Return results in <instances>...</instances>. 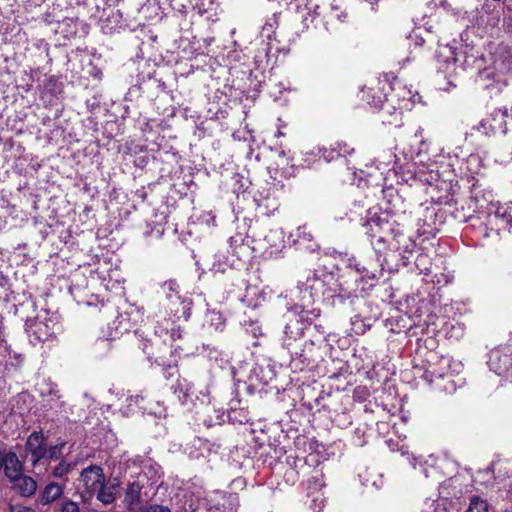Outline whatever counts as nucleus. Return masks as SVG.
Wrapping results in <instances>:
<instances>
[{
	"instance_id": "nucleus-41",
	"label": "nucleus",
	"mask_w": 512,
	"mask_h": 512,
	"mask_svg": "<svg viewBox=\"0 0 512 512\" xmlns=\"http://www.w3.org/2000/svg\"><path fill=\"white\" fill-rule=\"evenodd\" d=\"M178 370H177V367L176 365H171V364H168L165 368H164V376L165 378L169 379L173 376H175L177 374Z\"/></svg>"
},
{
	"instance_id": "nucleus-16",
	"label": "nucleus",
	"mask_w": 512,
	"mask_h": 512,
	"mask_svg": "<svg viewBox=\"0 0 512 512\" xmlns=\"http://www.w3.org/2000/svg\"><path fill=\"white\" fill-rule=\"evenodd\" d=\"M321 13L324 14L323 20L326 31L334 30L337 23H342L347 18V13L337 4H330L328 7H324Z\"/></svg>"
},
{
	"instance_id": "nucleus-35",
	"label": "nucleus",
	"mask_w": 512,
	"mask_h": 512,
	"mask_svg": "<svg viewBox=\"0 0 512 512\" xmlns=\"http://www.w3.org/2000/svg\"><path fill=\"white\" fill-rule=\"evenodd\" d=\"M470 59L473 60V63L477 64L476 68L479 70V72H478V80L479 81H483L485 78H489L490 73L488 71H486V70L481 71L480 70L481 66H482L483 59L482 58H478V57H474L473 55L467 56V58L465 60V63L467 64V66L470 65Z\"/></svg>"
},
{
	"instance_id": "nucleus-48",
	"label": "nucleus",
	"mask_w": 512,
	"mask_h": 512,
	"mask_svg": "<svg viewBox=\"0 0 512 512\" xmlns=\"http://www.w3.org/2000/svg\"><path fill=\"white\" fill-rule=\"evenodd\" d=\"M4 462H5V455L3 456L2 453L0 452V471L4 467Z\"/></svg>"
},
{
	"instance_id": "nucleus-11",
	"label": "nucleus",
	"mask_w": 512,
	"mask_h": 512,
	"mask_svg": "<svg viewBox=\"0 0 512 512\" xmlns=\"http://www.w3.org/2000/svg\"><path fill=\"white\" fill-rule=\"evenodd\" d=\"M274 171V175L272 177L276 180L281 186L282 179H289L294 176L295 167L290 162V157L286 154L284 150H281L278 153V159L276 161V167L271 168V172Z\"/></svg>"
},
{
	"instance_id": "nucleus-43",
	"label": "nucleus",
	"mask_w": 512,
	"mask_h": 512,
	"mask_svg": "<svg viewBox=\"0 0 512 512\" xmlns=\"http://www.w3.org/2000/svg\"><path fill=\"white\" fill-rule=\"evenodd\" d=\"M145 512H171L167 507L161 505L150 506Z\"/></svg>"
},
{
	"instance_id": "nucleus-9",
	"label": "nucleus",
	"mask_w": 512,
	"mask_h": 512,
	"mask_svg": "<svg viewBox=\"0 0 512 512\" xmlns=\"http://www.w3.org/2000/svg\"><path fill=\"white\" fill-rule=\"evenodd\" d=\"M488 366L498 375L505 373L512 364V359L506 349L497 348L489 353Z\"/></svg>"
},
{
	"instance_id": "nucleus-14",
	"label": "nucleus",
	"mask_w": 512,
	"mask_h": 512,
	"mask_svg": "<svg viewBox=\"0 0 512 512\" xmlns=\"http://www.w3.org/2000/svg\"><path fill=\"white\" fill-rule=\"evenodd\" d=\"M192 9L206 21L218 20L219 4L217 0H192Z\"/></svg>"
},
{
	"instance_id": "nucleus-5",
	"label": "nucleus",
	"mask_w": 512,
	"mask_h": 512,
	"mask_svg": "<svg viewBox=\"0 0 512 512\" xmlns=\"http://www.w3.org/2000/svg\"><path fill=\"white\" fill-rule=\"evenodd\" d=\"M387 248L397 253L402 261V265L406 266L413 257L416 243L401 231H397V234H395L394 239L389 243Z\"/></svg>"
},
{
	"instance_id": "nucleus-31",
	"label": "nucleus",
	"mask_w": 512,
	"mask_h": 512,
	"mask_svg": "<svg viewBox=\"0 0 512 512\" xmlns=\"http://www.w3.org/2000/svg\"><path fill=\"white\" fill-rule=\"evenodd\" d=\"M141 487L139 483L132 482L126 489V500L130 503H134L140 499Z\"/></svg>"
},
{
	"instance_id": "nucleus-47",
	"label": "nucleus",
	"mask_w": 512,
	"mask_h": 512,
	"mask_svg": "<svg viewBox=\"0 0 512 512\" xmlns=\"http://www.w3.org/2000/svg\"><path fill=\"white\" fill-rule=\"evenodd\" d=\"M140 399L141 400L143 399L142 395L131 396L130 399H129L130 400V405L132 404V402L138 404Z\"/></svg>"
},
{
	"instance_id": "nucleus-21",
	"label": "nucleus",
	"mask_w": 512,
	"mask_h": 512,
	"mask_svg": "<svg viewBox=\"0 0 512 512\" xmlns=\"http://www.w3.org/2000/svg\"><path fill=\"white\" fill-rule=\"evenodd\" d=\"M320 6L312 3L311 1L306 3L304 8L299 10V14L301 17V22L306 29H309L311 26L316 27L315 23L321 15L319 12Z\"/></svg>"
},
{
	"instance_id": "nucleus-26",
	"label": "nucleus",
	"mask_w": 512,
	"mask_h": 512,
	"mask_svg": "<svg viewBox=\"0 0 512 512\" xmlns=\"http://www.w3.org/2000/svg\"><path fill=\"white\" fill-rule=\"evenodd\" d=\"M302 349H305L307 353H310V357H304V356H297V355H290L291 356V362L295 364V367H297L296 362L299 363H311L315 361V342L313 340L308 341H301Z\"/></svg>"
},
{
	"instance_id": "nucleus-20",
	"label": "nucleus",
	"mask_w": 512,
	"mask_h": 512,
	"mask_svg": "<svg viewBox=\"0 0 512 512\" xmlns=\"http://www.w3.org/2000/svg\"><path fill=\"white\" fill-rule=\"evenodd\" d=\"M4 473L11 481H16L22 475V464L14 452H9L5 455Z\"/></svg>"
},
{
	"instance_id": "nucleus-49",
	"label": "nucleus",
	"mask_w": 512,
	"mask_h": 512,
	"mask_svg": "<svg viewBox=\"0 0 512 512\" xmlns=\"http://www.w3.org/2000/svg\"><path fill=\"white\" fill-rule=\"evenodd\" d=\"M193 511H194V508L192 507L191 504L189 505V509H187V508L184 509V512H193Z\"/></svg>"
},
{
	"instance_id": "nucleus-27",
	"label": "nucleus",
	"mask_w": 512,
	"mask_h": 512,
	"mask_svg": "<svg viewBox=\"0 0 512 512\" xmlns=\"http://www.w3.org/2000/svg\"><path fill=\"white\" fill-rule=\"evenodd\" d=\"M353 151L352 148H350L347 144H337V147L335 148H332L331 151L329 152V154H327L328 150L326 148H319L318 149V153H322V157L326 160V161H331L333 160L335 157H342V156H345L346 154H350L351 152Z\"/></svg>"
},
{
	"instance_id": "nucleus-1",
	"label": "nucleus",
	"mask_w": 512,
	"mask_h": 512,
	"mask_svg": "<svg viewBox=\"0 0 512 512\" xmlns=\"http://www.w3.org/2000/svg\"><path fill=\"white\" fill-rule=\"evenodd\" d=\"M320 313L321 311L318 308L306 309L304 306H295L285 314L286 324L282 345L290 355L310 357V353L300 347L301 341H303L305 332L310 329L312 324L316 329L320 328V325L314 323Z\"/></svg>"
},
{
	"instance_id": "nucleus-25",
	"label": "nucleus",
	"mask_w": 512,
	"mask_h": 512,
	"mask_svg": "<svg viewBox=\"0 0 512 512\" xmlns=\"http://www.w3.org/2000/svg\"><path fill=\"white\" fill-rule=\"evenodd\" d=\"M14 482L16 483L19 493L24 497L32 496L37 489L36 481L29 476L21 475Z\"/></svg>"
},
{
	"instance_id": "nucleus-50",
	"label": "nucleus",
	"mask_w": 512,
	"mask_h": 512,
	"mask_svg": "<svg viewBox=\"0 0 512 512\" xmlns=\"http://www.w3.org/2000/svg\"><path fill=\"white\" fill-rule=\"evenodd\" d=\"M418 135H419V136H421V135H422V130H421V129H420V130H418V131L415 133V136H416V137H417Z\"/></svg>"
},
{
	"instance_id": "nucleus-44",
	"label": "nucleus",
	"mask_w": 512,
	"mask_h": 512,
	"mask_svg": "<svg viewBox=\"0 0 512 512\" xmlns=\"http://www.w3.org/2000/svg\"><path fill=\"white\" fill-rule=\"evenodd\" d=\"M388 154L389 158L387 159V161H384L383 163L386 164L387 166L392 165L393 167H395L398 163L397 156L391 152H389Z\"/></svg>"
},
{
	"instance_id": "nucleus-52",
	"label": "nucleus",
	"mask_w": 512,
	"mask_h": 512,
	"mask_svg": "<svg viewBox=\"0 0 512 512\" xmlns=\"http://www.w3.org/2000/svg\"><path fill=\"white\" fill-rule=\"evenodd\" d=\"M156 363H157L158 365H164V362H163V361H161V362H160V361L156 360Z\"/></svg>"
},
{
	"instance_id": "nucleus-3",
	"label": "nucleus",
	"mask_w": 512,
	"mask_h": 512,
	"mask_svg": "<svg viewBox=\"0 0 512 512\" xmlns=\"http://www.w3.org/2000/svg\"><path fill=\"white\" fill-rule=\"evenodd\" d=\"M365 233L370 239L376 253L387 249L399 229L395 228V222L390 220L387 214L373 215L364 224Z\"/></svg>"
},
{
	"instance_id": "nucleus-22",
	"label": "nucleus",
	"mask_w": 512,
	"mask_h": 512,
	"mask_svg": "<svg viewBox=\"0 0 512 512\" xmlns=\"http://www.w3.org/2000/svg\"><path fill=\"white\" fill-rule=\"evenodd\" d=\"M293 238V243L298 248L314 250L316 244L313 242V236L308 230L307 226H300L290 235Z\"/></svg>"
},
{
	"instance_id": "nucleus-24",
	"label": "nucleus",
	"mask_w": 512,
	"mask_h": 512,
	"mask_svg": "<svg viewBox=\"0 0 512 512\" xmlns=\"http://www.w3.org/2000/svg\"><path fill=\"white\" fill-rule=\"evenodd\" d=\"M264 242L267 248H270V253L279 251L284 246V236L280 229L270 230L264 237Z\"/></svg>"
},
{
	"instance_id": "nucleus-51",
	"label": "nucleus",
	"mask_w": 512,
	"mask_h": 512,
	"mask_svg": "<svg viewBox=\"0 0 512 512\" xmlns=\"http://www.w3.org/2000/svg\"><path fill=\"white\" fill-rule=\"evenodd\" d=\"M444 390H446V391H453V390H454V387L448 388L447 386H445V387H444Z\"/></svg>"
},
{
	"instance_id": "nucleus-45",
	"label": "nucleus",
	"mask_w": 512,
	"mask_h": 512,
	"mask_svg": "<svg viewBox=\"0 0 512 512\" xmlns=\"http://www.w3.org/2000/svg\"><path fill=\"white\" fill-rule=\"evenodd\" d=\"M11 512H35L33 509L29 507H12Z\"/></svg>"
},
{
	"instance_id": "nucleus-13",
	"label": "nucleus",
	"mask_w": 512,
	"mask_h": 512,
	"mask_svg": "<svg viewBox=\"0 0 512 512\" xmlns=\"http://www.w3.org/2000/svg\"><path fill=\"white\" fill-rule=\"evenodd\" d=\"M155 333L163 338L165 343H169L171 347L175 348V351L180 348L179 345H175L177 340L182 338V330L180 326H175L173 321H166L165 324H158L155 327Z\"/></svg>"
},
{
	"instance_id": "nucleus-30",
	"label": "nucleus",
	"mask_w": 512,
	"mask_h": 512,
	"mask_svg": "<svg viewBox=\"0 0 512 512\" xmlns=\"http://www.w3.org/2000/svg\"><path fill=\"white\" fill-rule=\"evenodd\" d=\"M495 69L502 74H506L512 71V55L507 54L503 57H499L494 61Z\"/></svg>"
},
{
	"instance_id": "nucleus-15",
	"label": "nucleus",
	"mask_w": 512,
	"mask_h": 512,
	"mask_svg": "<svg viewBox=\"0 0 512 512\" xmlns=\"http://www.w3.org/2000/svg\"><path fill=\"white\" fill-rule=\"evenodd\" d=\"M451 359L449 357H440L436 362H429V365L424 373V377L434 382L436 379H443L450 373Z\"/></svg>"
},
{
	"instance_id": "nucleus-4",
	"label": "nucleus",
	"mask_w": 512,
	"mask_h": 512,
	"mask_svg": "<svg viewBox=\"0 0 512 512\" xmlns=\"http://www.w3.org/2000/svg\"><path fill=\"white\" fill-rule=\"evenodd\" d=\"M58 329L57 317L49 315V312L46 310L41 311L34 319L26 322L28 337L34 345L50 339L56 334Z\"/></svg>"
},
{
	"instance_id": "nucleus-42",
	"label": "nucleus",
	"mask_w": 512,
	"mask_h": 512,
	"mask_svg": "<svg viewBox=\"0 0 512 512\" xmlns=\"http://www.w3.org/2000/svg\"><path fill=\"white\" fill-rule=\"evenodd\" d=\"M275 24H276L275 19H270L263 26V32H267L268 38L270 37V33H272L274 31Z\"/></svg>"
},
{
	"instance_id": "nucleus-36",
	"label": "nucleus",
	"mask_w": 512,
	"mask_h": 512,
	"mask_svg": "<svg viewBox=\"0 0 512 512\" xmlns=\"http://www.w3.org/2000/svg\"><path fill=\"white\" fill-rule=\"evenodd\" d=\"M208 318H209L210 325L214 326V329L216 331L223 329V327L225 325V322H224V319H223V317H222V315L220 313L211 312V313L208 314Z\"/></svg>"
},
{
	"instance_id": "nucleus-2",
	"label": "nucleus",
	"mask_w": 512,
	"mask_h": 512,
	"mask_svg": "<svg viewBox=\"0 0 512 512\" xmlns=\"http://www.w3.org/2000/svg\"><path fill=\"white\" fill-rule=\"evenodd\" d=\"M348 273L347 276L352 280L344 279L340 283L341 290L346 293L349 298L351 296H357L359 291V282H368L369 280L374 281L382 276L383 264L378 256L370 258H350L347 264ZM365 287H361L360 291H364Z\"/></svg>"
},
{
	"instance_id": "nucleus-10",
	"label": "nucleus",
	"mask_w": 512,
	"mask_h": 512,
	"mask_svg": "<svg viewBox=\"0 0 512 512\" xmlns=\"http://www.w3.org/2000/svg\"><path fill=\"white\" fill-rule=\"evenodd\" d=\"M45 437L42 432H33L27 439L26 450L31 456V463L35 466L44 459Z\"/></svg>"
},
{
	"instance_id": "nucleus-38",
	"label": "nucleus",
	"mask_w": 512,
	"mask_h": 512,
	"mask_svg": "<svg viewBox=\"0 0 512 512\" xmlns=\"http://www.w3.org/2000/svg\"><path fill=\"white\" fill-rule=\"evenodd\" d=\"M61 512H79V506L76 502L68 500L63 503Z\"/></svg>"
},
{
	"instance_id": "nucleus-18",
	"label": "nucleus",
	"mask_w": 512,
	"mask_h": 512,
	"mask_svg": "<svg viewBox=\"0 0 512 512\" xmlns=\"http://www.w3.org/2000/svg\"><path fill=\"white\" fill-rule=\"evenodd\" d=\"M323 287V281L319 279L315 274L309 275L305 282H299L298 284L300 292L304 293L302 300H314L319 296V293L322 291Z\"/></svg>"
},
{
	"instance_id": "nucleus-34",
	"label": "nucleus",
	"mask_w": 512,
	"mask_h": 512,
	"mask_svg": "<svg viewBox=\"0 0 512 512\" xmlns=\"http://www.w3.org/2000/svg\"><path fill=\"white\" fill-rule=\"evenodd\" d=\"M72 468V465L66 461H60L52 470V476L56 478H63Z\"/></svg>"
},
{
	"instance_id": "nucleus-17",
	"label": "nucleus",
	"mask_w": 512,
	"mask_h": 512,
	"mask_svg": "<svg viewBox=\"0 0 512 512\" xmlns=\"http://www.w3.org/2000/svg\"><path fill=\"white\" fill-rule=\"evenodd\" d=\"M512 216L505 217L499 219L497 222L488 223V221H483V228L480 229V232L483 234V238H492L493 240H498L499 232L501 230H508L512 232Z\"/></svg>"
},
{
	"instance_id": "nucleus-6",
	"label": "nucleus",
	"mask_w": 512,
	"mask_h": 512,
	"mask_svg": "<svg viewBox=\"0 0 512 512\" xmlns=\"http://www.w3.org/2000/svg\"><path fill=\"white\" fill-rule=\"evenodd\" d=\"M506 117V112L495 111L489 117L483 119L476 128L485 135L505 134L507 131Z\"/></svg>"
},
{
	"instance_id": "nucleus-29",
	"label": "nucleus",
	"mask_w": 512,
	"mask_h": 512,
	"mask_svg": "<svg viewBox=\"0 0 512 512\" xmlns=\"http://www.w3.org/2000/svg\"><path fill=\"white\" fill-rule=\"evenodd\" d=\"M97 499L103 504H111L115 500V486H106L104 483L102 487L96 491Z\"/></svg>"
},
{
	"instance_id": "nucleus-7",
	"label": "nucleus",
	"mask_w": 512,
	"mask_h": 512,
	"mask_svg": "<svg viewBox=\"0 0 512 512\" xmlns=\"http://www.w3.org/2000/svg\"><path fill=\"white\" fill-rule=\"evenodd\" d=\"M80 480L83 482L86 491L89 494H94L105 482V475L100 466L91 465L81 472Z\"/></svg>"
},
{
	"instance_id": "nucleus-32",
	"label": "nucleus",
	"mask_w": 512,
	"mask_h": 512,
	"mask_svg": "<svg viewBox=\"0 0 512 512\" xmlns=\"http://www.w3.org/2000/svg\"><path fill=\"white\" fill-rule=\"evenodd\" d=\"M64 446H65V444L61 443V444L51 446L49 448L45 447L44 459L58 460L62 456Z\"/></svg>"
},
{
	"instance_id": "nucleus-39",
	"label": "nucleus",
	"mask_w": 512,
	"mask_h": 512,
	"mask_svg": "<svg viewBox=\"0 0 512 512\" xmlns=\"http://www.w3.org/2000/svg\"><path fill=\"white\" fill-rule=\"evenodd\" d=\"M370 91H371L370 88H368L367 91L363 89L361 91V93H362L361 98H362V100L366 101L368 104L377 106L381 102V100H380V98H378V100L376 101L374 97L372 99H370V95H369Z\"/></svg>"
},
{
	"instance_id": "nucleus-28",
	"label": "nucleus",
	"mask_w": 512,
	"mask_h": 512,
	"mask_svg": "<svg viewBox=\"0 0 512 512\" xmlns=\"http://www.w3.org/2000/svg\"><path fill=\"white\" fill-rule=\"evenodd\" d=\"M161 293L166 298V303L173 301L175 295H179V285L174 280L165 281L160 287Z\"/></svg>"
},
{
	"instance_id": "nucleus-8",
	"label": "nucleus",
	"mask_w": 512,
	"mask_h": 512,
	"mask_svg": "<svg viewBox=\"0 0 512 512\" xmlns=\"http://www.w3.org/2000/svg\"><path fill=\"white\" fill-rule=\"evenodd\" d=\"M171 389L182 405L189 409L195 406L198 397L194 393L192 383L186 379H178Z\"/></svg>"
},
{
	"instance_id": "nucleus-33",
	"label": "nucleus",
	"mask_w": 512,
	"mask_h": 512,
	"mask_svg": "<svg viewBox=\"0 0 512 512\" xmlns=\"http://www.w3.org/2000/svg\"><path fill=\"white\" fill-rule=\"evenodd\" d=\"M468 512H489L488 504L480 497L474 496L470 501Z\"/></svg>"
},
{
	"instance_id": "nucleus-19",
	"label": "nucleus",
	"mask_w": 512,
	"mask_h": 512,
	"mask_svg": "<svg viewBox=\"0 0 512 512\" xmlns=\"http://www.w3.org/2000/svg\"><path fill=\"white\" fill-rule=\"evenodd\" d=\"M63 491L64 485L56 482H50L39 493V503L42 505L51 504L62 496Z\"/></svg>"
},
{
	"instance_id": "nucleus-53",
	"label": "nucleus",
	"mask_w": 512,
	"mask_h": 512,
	"mask_svg": "<svg viewBox=\"0 0 512 512\" xmlns=\"http://www.w3.org/2000/svg\"><path fill=\"white\" fill-rule=\"evenodd\" d=\"M388 108H389V107H388V104H386V105L383 107V109H385V110H388Z\"/></svg>"
},
{
	"instance_id": "nucleus-46",
	"label": "nucleus",
	"mask_w": 512,
	"mask_h": 512,
	"mask_svg": "<svg viewBox=\"0 0 512 512\" xmlns=\"http://www.w3.org/2000/svg\"><path fill=\"white\" fill-rule=\"evenodd\" d=\"M211 270H212V271H214V272H221V273H224V272H225V268H224V267H222V265H221V264H219V265H215V264H214V265L212 266Z\"/></svg>"
},
{
	"instance_id": "nucleus-37",
	"label": "nucleus",
	"mask_w": 512,
	"mask_h": 512,
	"mask_svg": "<svg viewBox=\"0 0 512 512\" xmlns=\"http://www.w3.org/2000/svg\"><path fill=\"white\" fill-rule=\"evenodd\" d=\"M325 499L322 494H317L313 496L311 508L313 509V512H320L322 507L324 506Z\"/></svg>"
},
{
	"instance_id": "nucleus-23",
	"label": "nucleus",
	"mask_w": 512,
	"mask_h": 512,
	"mask_svg": "<svg viewBox=\"0 0 512 512\" xmlns=\"http://www.w3.org/2000/svg\"><path fill=\"white\" fill-rule=\"evenodd\" d=\"M511 216L508 212V209L501 206L499 203H493L490 202L487 205L486 212H485V221H488V223L497 222L501 218L509 217Z\"/></svg>"
},
{
	"instance_id": "nucleus-12",
	"label": "nucleus",
	"mask_w": 512,
	"mask_h": 512,
	"mask_svg": "<svg viewBox=\"0 0 512 512\" xmlns=\"http://www.w3.org/2000/svg\"><path fill=\"white\" fill-rule=\"evenodd\" d=\"M165 308L178 320L187 321L191 315L192 300L187 297L175 295L173 301L166 303Z\"/></svg>"
},
{
	"instance_id": "nucleus-40",
	"label": "nucleus",
	"mask_w": 512,
	"mask_h": 512,
	"mask_svg": "<svg viewBox=\"0 0 512 512\" xmlns=\"http://www.w3.org/2000/svg\"><path fill=\"white\" fill-rule=\"evenodd\" d=\"M426 259H427L426 255H423V254L418 255L416 258V266L420 269L421 272L424 271L427 274L430 272L429 268H427V267L421 268L424 265V262L426 261Z\"/></svg>"
}]
</instances>
